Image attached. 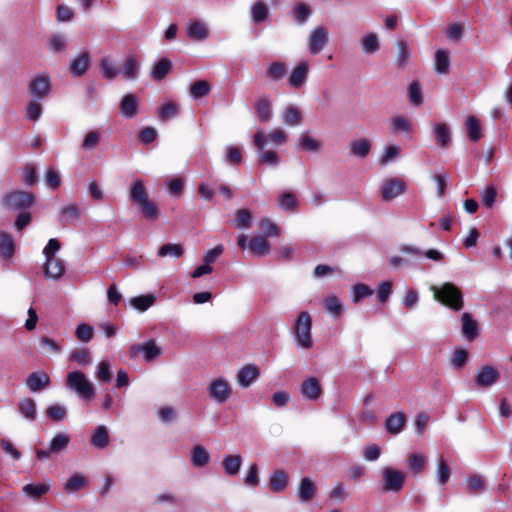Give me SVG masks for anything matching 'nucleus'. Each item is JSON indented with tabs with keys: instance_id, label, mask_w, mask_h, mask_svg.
Here are the masks:
<instances>
[{
	"instance_id": "f257e3e1",
	"label": "nucleus",
	"mask_w": 512,
	"mask_h": 512,
	"mask_svg": "<svg viewBox=\"0 0 512 512\" xmlns=\"http://www.w3.org/2000/svg\"><path fill=\"white\" fill-rule=\"evenodd\" d=\"M130 200L137 204L143 216L147 220H156L159 218L160 212L157 206L149 200L148 193L142 180L134 181L129 189Z\"/></svg>"
},
{
	"instance_id": "f03ea898",
	"label": "nucleus",
	"mask_w": 512,
	"mask_h": 512,
	"mask_svg": "<svg viewBox=\"0 0 512 512\" xmlns=\"http://www.w3.org/2000/svg\"><path fill=\"white\" fill-rule=\"evenodd\" d=\"M434 298L455 311L463 308V295L458 287L452 283H444L440 287L431 286Z\"/></svg>"
},
{
	"instance_id": "7ed1b4c3",
	"label": "nucleus",
	"mask_w": 512,
	"mask_h": 512,
	"mask_svg": "<svg viewBox=\"0 0 512 512\" xmlns=\"http://www.w3.org/2000/svg\"><path fill=\"white\" fill-rule=\"evenodd\" d=\"M311 329V315L307 311L301 312L294 325L295 342L299 347L310 349L313 346Z\"/></svg>"
},
{
	"instance_id": "20e7f679",
	"label": "nucleus",
	"mask_w": 512,
	"mask_h": 512,
	"mask_svg": "<svg viewBox=\"0 0 512 512\" xmlns=\"http://www.w3.org/2000/svg\"><path fill=\"white\" fill-rule=\"evenodd\" d=\"M35 200V196L31 192L12 191L4 195L2 205L5 209L14 211H25Z\"/></svg>"
},
{
	"instance_id": "39448f33",
	"label": "nucleus",
	"mask_w": 512,
	"mask_h": 512,
	"mask_svg": "<svg viewBox=\"0 0 512 512\" xmlns=\"http://www.w3.org/2000/svg\"><path fill=\"white\" fill-rule=\"evenodd\" d=\"M66 386L84 399H90L94 395L92 384L81 371L70 372L67 375Z\"/></svg>"
},
{
	"instance_id": "423d86ee",
	"label": "nucleus",
	"mask_w": 512,
	"mask_h": 512,
	"mask_svg": "<svg viewBox=\"0 0 512 512\" xmlns=\"http://www.w3.org/2000/svg\"><path fill=\"white\" fill-rule=\"evenodd\" d=\"M206 391L211 400L220 405L226 403L233 392L230 382L223 377L212 379L208 384Z\"/></svg>"
},
{
	"instance_id": "0eeeda50",
	"label": "nucleus",
	"mask_w": 512,
	"mask_h": 512,
	"mask_svg": "<svg viewBox=\"0 0 512 512\" xmlns=\"http://www.w3.org/2000/svg\"><path fill=\"white\" fill-rule=\"evenodd\" d=\"M382 488L385 492L398 493L405 484L406 474L395 468L385 466L381 469Z\"/></svg>"
},
{
	"instance_id": "6e6552de",
	"label": "nucleus",
	"mask_w": 512,
	"mask_h": 512,
	"mask_svg": "<svg viewBox=\"0 0 512 512\" xmlns=\"http://www.w3.org/2000/svg\"><path fill=\"white\" fill-rule=\"evenodd\" d=\"M329 41V32L324 26L314 27L307 38V49L311 55L319 54Z\"/></svg>"
},
{
	"instance_id": "1a4fd4ad",
	"label": "nucleus",
	"mask_w": 512,
	"mask_h": 512,
	"mask_svg": "<svg viewBox=\"0 0 512 512\" xmlns=\"http://www.w3.org/2000/svg\"><path fill=\"white\" fill-rule=\"evenodd\" d=\"M310 64L308 60H301L291 71L288 85L294 89L301 88L308 79Z\"/></svg>"
},
{
	"instance_id": "9d476101",
	"label": "nucleus",
	"mask_w": 512,
	"mask_h": 512,
	"mask_svg": "<svg viewBox=\"0 0 512 512\" xmlns=\"http://www.w3.org/2000/svg\"><path fill=\"white\" fill-rule=\"evenodd\" d=\"M500 378V372L493 366H483L474 376L475 385L478 387H491L497 383Z\"/></svg>"
},
{
	"instance_id": "9b49d317",
	"label": "nucleus",
	"mask_w": 512,
	"mask_h": 512,
	"mask_svg": "<svg viewBox=\"0 0 512 512\" xmlns=\"http://www.w3.org/2000/svg\"><path fill=\"white\" fill-rule=\"evenodd\" d=\"M286 139V134L281 129H276L268 134L259 131L253 137V143L260 151H263L267 146V141H273L276 145L280 146L286 142Z\"/></svg>"
},
{
	"instance_id": "f8f14e48",
	"label": "nucleus",
	"mask_w": 512,
	"mask_h": 512,
	"mask_svg": "<svg viewBox=\"0 0 512 512\" xmlns=\"http://www.w3.org/2000/svg\"><path fill=\"white\" fill-rule=\"evenodd\" d=\"M28 90L34 100H43L50 93L51 90L50 78L44 75L34 78L30 82Z\"/></svg>"
},
{
	"instance_id": "ddd939ff",
	"label": "nucleus",
	"mask_w": 512,
	"mask_h": 512,
	"mask_svg": "<svg viewBox=\"0 0 512 512\" xmlns=\"http://www.w3.org/2000/svg\"><path fill=\"white\" fill-rule=\"evenodd\" d=\"M138 353H143L145 361L150 362L161 355L162 349L154 341L150 340L143 344L133 345L130 348L132 358H135Z\"/></svg>"
},
{
	"instance_id": "4468645a",
	"label": "nucleus",
	"mask_w": 512,
	"mask_h": 512,
	"mask_svg": "<svg viewBox=\"0 0 512 512\" xmlns=\"http://www.w3.org/2000/svg\"><path fill=\"white\" fill-rule=\"evenodd\" d=\"M405 183L398 178H391L384 182L381 196L384 201H390L404 192Z\"/></svg>"
},
{
	"instance_id": "2eb2a0df",
	"label": "nucleus",
	"mask_w": 512,
	"mask_h": 512,
	"mask_svg": "<svg viewBox=\"0 0 512 512\" xmlns=\"http://www.w3.org/2000/svg\"><path fill=\"white\" fill-rule=\"evenodd\" d=\"M186 34L193 41H204L209 36V29L205 22L195 20L186 25Z\"/></svg>"
},
{
	"instance_id": "dca6fc26",
	"label": "nucleus",
	"mask_w": 512,
	"mask_h": 512,
	"mask_svg": "<svg viewBox=\"0 0 512 512\" xmlns=\"http://www.w3.org/2000/svg\"><path fill=\"white\" fill-rule=\"evenodd\" d=\"M44 273L47 279H60L65 273L63 261L58 257L45 259Z\"/></svg>"
},
{
	"instance_id": "f3484780",
	"label": "nucleus",
	"mask_w": 512,
	"mask_h": 512,
	"mask_svg": "<svg viewBox=\"0 0 512 512\" xmlns=\"http://www.w3.org/2000/svg\"><path fill=\"white\" fill-rule=\"evenodd\" d=\"M49 385L50 377L43 371L33 372L26 379V386L33 393L45 389Z\"/></svg>"
},
{
	"instance_id": "a211bd4d",
	"label": "nucleus",
	"mask_w": 512,
	"mask_h": 512,
	"mask_svg": "<svg viewBox=\"0 0 512 512\" xmlns=\"http://www.w3.org/2000/svg\"><path fill=\"white\" fill-rule=\"evenodd\" d=\"M260 376V371L256 365H246L241 368L237 373V383L247 388Z\"/></svg>"
},
{
	"instance_id": "6ab92c4d",
	"label": "nucleus",
	"mask_w": 512,
	"mask_h": 512,
	"mask_svg": "<svg viewBox=\"0 0 512 512\" xmlns=\"http://www.w3.org/2000/svg\"><path fill=\"white\" fill-rule=\"evenodd\" d=\"M90 67V56L88 52H82L73 59H71L69 64L70 73L79 77L82 76Z\"/></svg>"
},
{
	"instance_id": "aec40b11",
	"label": "nucleus",
	"mask_w": 512,
	"mask_h": 512,
	"mask_svg": "<svg viewBox=\"0 0 512 512\" xmlns=\"http://www.w3.org/2000/svg\"><path fill=\"white\" fill-rule=\"evenodd\" d=\"M300 391L305 399L312 401L317 400L322 393L319 381L316 377H310L306 379L302 383Z\"/></svg>"
},
{
	"instance_id": "412c9836",
	"label": "nucleus",
	"mask_w": 512,
	"mask_h": 512,
	"mask_svg": "<svg viewBox=\"0 0 512 512\" xmlns=\"http://www.w3.org/2000/svg\"><path fill=\"white\" fill-rule=\"evenodd\" d=\"M406 424V417L402 412L392 413L385 421V428L388 433L397 435L402 432Z\"/></svg>"
},
{
	"instance_id": "4be33fe9",
	"label": "nucleus",
	"mask_w": 512,
	"mask_h": 512,
	"mask_svg": "<svg viewBox=\"0 0 512 512\" xmlns=\"http://www.w3.org/2000/svg\"><path fill=\"white\" fill-rule=\"evenodd\" d=\"M255 110L258 115L259 121L266 123L272 118V102L268 97H263L256 101Z\"/></svg>"
},
{
	"instance_id": "5701e85b",
	"label": "nucleus",
	"mask_w": 512,
	"mask_h": 512,
	"mask_svg": "<svg viewBox=\"0 0 512 512\" xmlns=\"http://www.w3.org/2000/svg\"><path fill=\"white\" fill-rule=\"evenodd\" d=\"M90 443L97 449H104L109 444V434L107 427L99 425L91 435Z\"/></svg>"
},
{
	"instance_id": "b1692460",
	"label": "nucleus",
	"mask_w": 512,
	"mask_h": 512,
	"mask_svg": "<svg viewBox=\"0 0 512 512\" xmlns=\"http://www.w3.org/2000/svg\"><path fill=\"white\" fill-rule=\"evenodd\" d=\"M242 465V457L238 454L227 455L222 461V467L226 475L235 476L240 471Z\"/></svg>"
},
{
	"instance_id": "393cba45",
	"label": "nucleus",
	"mask_w": 512,
	"mask_h": 512,
	"mask_svg": "<svg viewBox=\"0 0 512 512\" xmlns=\"http://www.w3.org/2000/svg\"><path fill=\"white\" fill-rule=\"evenodd\" d=\"M137 99L132 94L123 96L120 102V112L125 118H132L137 113Z\"/></svg>"
},
{
	"instance_id": "a878e982",
	"label": "nucleus",
	"mask_w": 512,
	"mask_h": 512,
	"mask_svg": "<svg viewBox=\"0 0 512 512\" xmlns=\"http://www.w3.org/2000/svg\"><path fill=\"white\" fill-rule=\"evenodd\" d=\"M210 460L209 452L201 445H196L191 451V464L196 468H202Z\"/></svg>"
},
{
	"instance_id": "bb28decb",
	"label": "nucleus",
	"mask_w": 512,
	"mask_h": 512,
	"mask_svg": "<svg viewBox=\"0 0 512 512\" xmlns=\"http://www.w3.org/2000/svg\"><path fill=\"white\" fill-rule=\"evenodd\" d=\"M315 491L316 486L314 482L310 478L305 477L299 484L297 494L302 502H308L315 496Z\"/></svg>"
},
{
	"instance_id": "cd10ccee",
	"label": "nucleus",
	"mask_w": 512,
	"mask_h": 512,
	"mask_svg": "<svg viewBox=\"0 0 512 512\" xmlns=\"http://www.w3.org/2000/svg\"><path fill=\"white\" fill-rule=\"evenodd\" d=\"M462 321V333L464 337L471 341L478 335V325L475 320L472 319L469 313H464L461 317Z\"/></svg>"
},
{
	"instance_id": "c85d7f7f",
	"label": "nucleus",
	"mask_w": 512,
	"mask_h": 512,
	"mask_svg": "<svg viewBox=\"0 0 512 512\" xmlns=\"http://www.w3.org/2000/svg\"><path fill=\"white\" fill-rule=\"evenodd\" d=\"M49 490H50V484L48 482L41 483V484H26L22 488L23 494L33 500H37V499L41 498Z\"/></svg>"
},
{
	"instance_id": "c756f323",
	"label": "nucleus",
	"mask_w": 512,
	"mask_h": 512,
	"mask_svg": "<svg viewBox=\"0 0 512 512\" xmlns=\"http://www.w3.org/2000/svg\"><path fill=\"white\" fill-rule=\"evenodd\" d=\"M172 69V62L168 58L160 59L151 70V78L160 81L165 78Z\"/></svg>"
},
{
	"instance_id": "7c9ffc66",
	"label": "nucleus",
	"mask_w": 512,
	"mask_h": 512,
	"mask_svg": "<svg viewBox=\"0 0 512 512\" xmlns=\"http://www.w3.org/2000/svg\"><path fill=\"white\" fill-rule=\"evenodd\" d=\"M350 152L360 158L363 159L368 156L371 150V143L368 139L360 138L352 141L349 144Z\"/></svg>"
},
{
	"instance_id": "2f4dec72",
	"label": "nucleus",
	"mask_w": 512,
	"mask_h": 512,
	"mask_svg": "<svg viewBox=\"0 0 512 512\" xmlns=\"http://www.w3.org/2000/svg\"><path fill=\"white\" fill-rule=\"evenodd\" d=\"M18 410L27 420L34 421L36 419V402L32 398L20 399L18 402Z\"/></svg>"
},
{
	"instance_id": "473e14b6",
	"label": "nucleus",
	"mask_w": 512,
	"mask_h": 512,
	"mask_svg": "<svg viewBox=\"0 0 512 512\" xmlns=\"http://www.w3.org/2000/svg\"><path fill=\"white\" fill-rule=\"evenodd\" d=\"M298 141L299 146L303 151L318 153L323 147L322 141L310 136L307 133H302Z\"/></svg>"
},
{
	"instance_id": "72a5a7b5",
	"label": "nucleus",
	"mask_w": 512,
	"mask_h": 512,
	"mask_svg": "<svg viewBox=\"0 0 512 512\" xmlns=\"http://www.w3.org/2000/svg\"><path fill=\"white\" fill-rule=\"evenodd\" d=\"M436 142L441 147L445 148L451 141V131L447 124L437 123L433 126Z\"/></svg>"
},
{
	"instance_id": "f704fd0d",
	"label": "nucleus",
	"mask_w": 512,
	"mask_h": 512,
	"mask_svg": "<svg viewBox=\"0 0 512 512\" xmlns=\"http://www.w3.org/2000/svg\"><path fill=\"white\" fill-rule=\"evenodd\" d=\"M269 79L278 82L282 80L287 73V65L282 61L271 62L266 69Z\"/></svg>"
},
{
	"instance_id": "c9c22d12",
	"label": "nucleus",
	"mask_w": 512,
	"mask_h": 512,
	"mask_svg": "<svg viewBox=\"0 0 512 512\" xmlns=\"http://www.w3.org/2000/svg\"><path fill=\"white\" fill-rule=\"evenodd\" d=\"M60 223L63 225L73 224L80 216V209L76 204L64 206L60 210Z\"/></svg>"
},
{
	"instance_id": "e433bc0d",
	"label": "nucleus",
	"mask_w": 512,
	"mask_h": 512,
	"mask_svg": "<svg viewBox=\"0 0 512 512\" xmlns=\"http://www.w3.org/2000/svg\"><path fill=\"white\" fill-rule=\"evenodd\" d=\"M121 74L126 80H134L139 74V63L134 56H128L124 62Z\"/></svg>"
},
{
	"instance_id": "4c0bfd02",
	"label": "nucleus",
	"mask_w": 512,
	"mask_h": 512,
	"mask_svg": "<svg viewBox=\"0 0 512 512\" xmlns=\"http://www.w3.org/2000/svg\"><path fill=\"white\" fill-rule=\"evenodd\" d=\"M390 128L394 133H410L413 130V123L404 116H395L390 121Z\"/></svg>"
},
{
	"instance_id": "58836bf2",
	"label": "nucleus",
	"mask_w": 512,
	"mask_h": 512,
	"mask_svg": "<svg viewBox=\"0 0 512 512\" xmlns=\"http://www.w3.org/2000/svg\"><path fill=\"white\" fill-rule=\"evenodd\" d=\"M426 462V457L420 453H411L407 458L408 468L414 475L421 473L425 469Z\"/></svg>"
},
{
	"instance_id": "ea45409f",
	"label": "nucleus",
	"mask_w": 512,
	"mask_h": 512,
	"mask_svg": "<svg viewBox=\"0 0 512 512\" xmlns=\"http://www.w3.org/2000/svg\"><path fill=\"white\" fill-rule=\"evenodd\" d=\"M361 48L365 54L376 53L380 49V42L376 33H369L362 37Z\"/></svg>"
},
{
	"instance_id": "a19ab883",
	"label": "nucleus",
	"mask_w": 512,
	"mask_h": 512,
	"mask_svg": "<svg viewBox=\"0 0 512 512\" xmlns=\"http://www.w3.org/2000/svg\"><path fill=\"white\" fill-rule=\"evenodd\" d=\"M156 301V296L153 294L141 295L130 299V305L140 312L148 310Z\"/></svg>"
},
{
	"instance_id": "79ce46f5",
	"label": "nucleus",
	"mask_w": 512,
	"mask_h": 512,
	"mask_svg": "<svg viewBox=\"0 0 512 512\" xmlns=\"http://www.w3.org/2000/svg\"><path fill=\"white\" fill-rule=\"evenodd\" d=\"M14 254V241L7 232L0 233V257L10 259Z\"/></svg>"
},
{
	"instance_id": "37998d69",
	"label": "nucleus",
	"mask_w": 512,
	"mask_h": 512,
	"mask_svg": "<svg viewBox=\"0 0 512 512\" xmlns=\"http://www.w3.org/2000/svg\"><path fill=\"white\" fill-rule=\"evenodd\" d=\"M435 72L437 74H446L449 70L450 59L446 50L439 49L435 53Z\"/></svg>"
},
{
	"instance_id": "c03bdc74",
	"label": "nucleus",
	"mask_w": 512,
	"mask_h": 512,
	"mask_svg": "<svg viewBox=\"0 0 512 512\" xmlns=\"http://www.w3.org/2000/svg\"><path fill=\"white\" fill-rule=\"evenodd\" d=\"M88 483L87 478L79 473L71 475L64 485L65 491L68 493H74L81 490Z\"/></svg>"
},
{
	"instance_id": "a18cd8bd",
	"label": "nucleus",
	"mask_w": 512,
	"mask_h": 512,
	"mask_svg": "<svg viewBox=\"0 0 512 512\" xmlns=\"http://www.w3.org/2000/svg\"><path fill=\"white\" fill-rule=\"evenodd\" d=\"M466 128L468 137L472 142H477L481 139V126L479 120L475 116H468L466 119Z\"/></svg>"
},
{
	"instance_id": "49530a36",
	"label": "nucleus",
	"mask_w": 512,
	"mask_h": 512,
	"mask_svg": "<svg viewBox=\"0 0 512 512\" xmlns=\"http://www.w3.org/2000/svg\"><path fill=\"white\" fill-rule=\"evenodd\" d=\"M436 477L439 485H445L451 477V469L443 457L437 461Z\"/></svg>"
},
{
	"instance_id": "de8ad7c7",
	"label": "nucleus",
	"mask_w": 512,
	"mask_h": 512,
	"mask_svg": "<svg viewBox=\"0 0 512 512\" xmlns=\"http://www.w3.org/2000/svg\"><path fill=\"white\" fill-rule=\"evenodd\" d=\"M70 440L71 438L67 433H57L50 442L51 451L55 454L62 452L68 447Z\"/></svg>"
},
{
	"instance_id": "09e8293b",
	"label": "nucleus",
	"mask_w": 512,
	"mask_h": 512,
	"mask_svg": "<svg viewBox=\"0 0 512 512\" xmlns=\"http://www.w3.org/2000/svg\"><path fill=\"white\" fill-rule=\"evenodd\" d=\"M269 14L267 5L262 1H257L251 8L252 21L255 23L264 22Z\"/></svg>"
},
{
	"instance_id": "8fccbe9b",
	"label": "nucleus",
	"mask_w": 512,
	"mask_h": 512,
	"mask_svg": "<svg viewBox=\"0 0 512 512\" xmlns=\"http://www.w3.org/2000/svg\"><path fill=\"white\" fill-rule=\"evenodd\" d=\"M184 249L180 244L167 243L162 245L158 250L159 257H174L179 258L183 255Z\"/></svg>"
},
{
	"instance_id": "3c124183",
	"label": "nucleus",
	"mask_w": 512,
	"mask_h": 512,
	"mask_svg": "<svg viewBox=\"0 0 512 512\" xmlns=\"http://www.w3.org/2000/svg\"><path fill=\"white\" fill-rule=\"evenodd\" d=\"M249 249L256 256H264L269 250V243L263 237H253L249 242Z\"/></svg>"
},
{
	"instance_id": "603ef678",
	"label": "nucleus",
	"mask_w": 512,
	"mask_h": 512,
	"mask_svg": "<svg viewBox=\"0 0 512 512\" xmlns=\"http://www.w3.org/2000/svg\"><path fill=\"white\" fill-rule=\"evenodd\" d=\"M211 91V85L206 80L196 81L190 87V96L193 99H199L209 94Z\"/></svg>"
},
{
	"instance_id": "864d4df0",
	"label": "nucleus",
	"mask_w": 512,
	"mask_h": 512,
	"mask_svg": "<svg viewBox=\"0 0 512 512\" xmlns=\"http://www.w3.org/2000/svg\"><path fill=\"white\" fill-rule=\"evenodd\" d=\"M287 485V476L284 471L277 470L270 477V488L274 492L282 491Z\"/></svg>"
},
{
	"instance_id": "5fc2aeb1",
	"label": "nucleus",
	"mask_w": 512,
	"mask_h": 512,
	"mask_svg": "<svg viewBox=\"0 0 512 512\" xmlns=\"http://www.w3.org/2000/svg\"><path fill=\"white\" fill-rule=\"evenodd\" d=\"M47 44L52 53L62 52L67 47V38L62 34H55L48 39Z\"/></svg>"
},
{
	"instance_id": "6e6d98bb",
	"label": "nucleus",
	"mask_w": 512,
	"mask_h": 512,
	"mask_svg": "<svg viewBox=\"0 0 512 512\" xmlns=\"http://www.w3.org/2000/svg\"><path fill=\"white\" fill-rule=\"evenodd\" d=\"M100 69L102 71L103 76L109 80H112L116 78L119 74H121L120 69H118L116 65L108 58H103L101 60Z\"/></svg>"
},
{
	"instance_id": "4d7b16f0",
	"label": "nucleus",
	"mask_w": 512,
	"mask_h": 512,
	"mask_svg": "<svg viewBox=\"0 0 512 512\" xmlns=\"http://www.w3.org/2000/svg\"><path fill=\"white\" fill-rule=\"evenodd\" d=\"M351 293L352 301L358 303L362 299L373 295L374 291L369 286L359 283L352 286Z\"/></svg>"
},
{
	"instance_id": "13d9d810",
	"label": "nucleus",
	"mask_w": 512,
	"mask_h": 512,
	"mask_svg": "<svg viewBox=\"0 0 512 512\" xmlns=\"http://www.w3.org/2000/svg\"><path fill=\"white\" fill-rule=\"evenodd\" d=\"M282 119L284 124L294 127L300 124L301 115L295 107L289 106L283 111Z\"/></svg>"
},
{
	"instance_id": "bf43d9fd",
	"label": "nucleus",
	"mask_w": 512,
	"mask_h": 512,
	"mask_svg": "<svg viewBox=\"0 0 512 512\" xmlns=\"http://www.w3.org/2000/svg\"><path fill=\"white\" fill-rule=\"evenodd\" d=\"M39 344L46 355H55L61 352L60 344L50 337H41Z\"/></svg>"
},
{
	"instance_id": "052dcab7",
	"label": "nucleus",
	"mask_w": 512,
	"mask_h": 512,
	"mask_svg": "<svg viewBox=\"0 0 512 512\" xmlns=\"http://www.w3.org/2000/svg\"><path fill=\"white\" fill-rule=\"evenodd\" d=\"M324 308L333 316L337 317L341 314L343 305L340 299L332 294L324 300Z\"/></svg>"
},
{
	"instance_id": "680f3d73",
	"label": "nucleus",
	"mask_w": 512,
	"mask_h": 512,
	"mask_svg": "<svg viewBox=\"0 0 512 512\" xmlns=\"http://www.w3.org/2000/svg\"><path fill=\"white\" fill-rule=\"evenodd\" d=\"M101 140V133L98 130L89 131L82 142V148L85 151H91L97 147Z\"/></svg>"
},
{
	"instance_id": "e2e57ef3",
	"label": "nucleus",
	"mask_w": 512,
	"mask_h": 512,
	"mask_svg": "<svg viewBox=\"0 0 512 512\" xmlns=\"http://www.w3.org/2000/svg\"><path fill=\"white\" fill-rule=\"evenodd\" d=\"M178 115V106L175 103L168 102L163 104L158 111V117L161 121L170 120Z\"/></svg>"
},
{
	"instance_id": "0e129e2a",
	"label": "nucleus",
	"mask_w": 512,
	"mask_h": 512,
	"mask_svg": "<svg viewBox=\"0 0 512 512\" xmlns=\"http://www.w3.org/2000/svg\"><path fill=\"white\" fill-rule=\"evenodd\" d=\"M75 336L79 341L88 343L93 339L94 336L93 327L86 323L80 324L75 330Z\"/></svg>"
},
{
	"instance_id": "69168bd1",
	"label": "nucleus",
	"mask_w": 512,
	"mask_h": 512,
	"mask_svg": "<svg viewBox=\"0 0 512 512\" xmlns=\"http://www.w3.org/2000/svg\"><path fill=\"white\" fill-rule=\"evenodd\" d=\"M98 380L109 383L112 380L111 365L109 361H101L96 368Z\"/></svg>"
},
{
	"instance_id": "338daca9",
	"label": "nucleus",
	"mask_w": 512,
	"mask_h": 512,
	"mask_svg": "<svg viewBox=\"0 0 512 512\" xmlns=\"http://www.w3.org/2000/svg\"><path fill=\"white\" fill-rule=\"evenodd\" d=\"M252 216L247 209H240L236 212L234 224L237 228H249L251 226Z\"/></svg>"
},
{
	"instance_id": "774afa93",
	"label": "nucleus",
	"mask_w": 512,
	"mask_h": 512,
	"mask_svg": "<svg viewBox=\"0 0 512 512\" xmlns=\"http://www.w3.org/2000/svg\"><path fill=\"white\" fill-rule=\"evenodd\" d=\"M296 22L299 25H303L311 15L308 5L304 3H297L293 9Z\"/></svg>"
}]
</instances>
